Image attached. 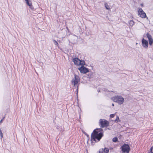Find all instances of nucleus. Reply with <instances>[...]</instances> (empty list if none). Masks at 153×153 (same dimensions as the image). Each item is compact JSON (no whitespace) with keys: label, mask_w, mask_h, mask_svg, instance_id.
<instances>
[{"label":"nucleus","mask_w":153,"mask_h":153,"mask_svg":"<svg viewBox=\"0 0 153 153\" xmlns=\"http://www.w3.org/2000/svg\"><path fill=\"white\" fill-rule=\"evenodd\" d=\"M138 15H140V17L143 18H145L146 17V14L144 12L138 14Z\"/></svg>","instance_id":"obj_12"},{"label":"nucleus","mask_w":153,"mask_h":153,"mask_svg":"<svg viewBox=\"0 0 153 153\" xmlns=\"http://www.w3.org/2000/svg\"><path fill=\"white\" fill-rule=\"evenodd\" d=\"M146 36L149 40V44L151 46L153 43L152 37L151 35L148 33H146Z\"/></svg>","instance_id":"obj_7"},{"label":"nucleus","mask_w":153,"mask_h":153,"mask_svg":"<svg viewBox=\"0 0 153 153\" xmlns=\"http://www.w3.org/2000/svg\"><path fill=\"white\" fill-rule=\"evenodd\" d=\"M85 135H87V136H88V134H86V133L85 132Z\"/></svg>","instance_id":"obj_24"},{"label":"nucleus","mask_w":153,"mask_h":153,"mask_svg":"<svg viewBox=\"0 0 153 153\" xmlns=\"http://www.w3.org/2000/svg\"><path fill=\"white\" fill-rule=\"evenodd\" d=\"M149 153H152V152H149Z\"/></svg>","instance_id":"obj_26"},{"label":"nucleus","mask_w":153,"mask_h":153,"mask_svg":"<svg viewBox=\"0 0 153 153\" xmlns=\"http://www.w3.org/2000/svg\"><path fill=\"white\" fill-rule=\"evenodd\" d=\"M73 61L74 62L75 65H79L80 62V60L77 58H75L73 59Z\"/></svg>","instance_id":"obj_11"},{"label":"nucleus","mask_w":153,"mask_h":153,"mask_svg":"<svg viewBox=\"0 0 153 153\" xmlns=\"http://www.w3.org/2000/svg\"><path fill=\"white\" fill-rule=\"evenodd\" d=\"M0 136H1V138H2L3 137V134L2 133V132L1 129H0Z\"/></svg>","instance_id":"obj_21"},{"label":"nucleus","mask_w":153,"mask_h":153,"mask_svg":"<svg viewBox=\"0 0 153 153\" xmlns=\"http://www.w3.org/2000/svg\"><path fill=\"white\" fill-rule=\"evenodd\" d=\"M142 43L143 46L145 48H147L148 47V42L144 38L142 40Z\"/></svg>","instance_id":"obj_8"},{"label":"nucleus","mask_w":153,"mask_h":153,"mask_svg":"<svg viewBox=\"0 0 153 153\" xmlns=\"http://www.w3.org/2000/svg\"><path fill=\"white\" fill-rule=\"evenodd\" d=\"M150 152L153 153V146H152L150 148Z\"/></svg>","instance_id":"obj_23"},{"label":"nucleus","mask_w":153,"mask_h":153,"mask_svg":"<svg viewBox=\"0 0 153 153\" xmlns=\"http://www.w3.org/2000/svg\"><path fill=\"white\" fill-rule=\"evenodd\" d=\"M128 22L129 24V25L131 26V27H132L134 24V22L133 20H129Z\"/></svg>","instance_id":"obj_13"},{"label":"nucleus","mask_w":153,"mask_h":153,"mask_svg":"<svg viewBox=\"0 0 153 153\" xmlns=\"http://www.w3.org/2000/svg\"><path fill=\"white\" fill-rule=\"evenodd\" d=\"M144 12L143 11L142 9L141 8H139L138 11V14L140 13H142Z\"/></svg>","instance_id":"obj_17"},{"label":"nucleus","mask_w":153,"mask_h":153,"mask_svg":"<svg viewBox=\"0 0 153 153\" xmlns=\"http://www.w3.org/2000/svg\"><path fill=\"white\" fill-rule=\"evenodd\" d=\"M25 1L27 5L29 6L31 10H33L34 7L32 5L31 1L30 0H25Z\"/></svg>","instance_id":"obj_10"},{"label":"nucleus","mask_w":153,"mask_h":153,"mask_svg":"<svg viewBox=\"0 0 153 153\" xmlns=\"http://www.w3.org/2000/svg\"><path fill=\"white\" fill-rule=\"evenodd\" d=\"M99 124L101 127L104 128L108 126L109 122L105 120L100 119L99 120Z\"/></svg>","instance_id":"obj_4"},{"label":"nucleus","mask_w":153,"mask_h":153,"mask_svg":"<svg viewBox=\"0 0 153 153\" xmlns=\"http://www.w3.org/2000/svg\"><path fill=\"white\" fill-rule=\"evenodd\" d=\"M92 74H93L92 73H91V72L89 73L88 74V77L91 78V77L92 76Z\"/></svg>","instance_id":"obj_19"},{"label":"nucleus","mask_w":153,"mask_h":153,"mask_svg":"<svg viewBox=\"0 0 153 153\" xmlns=\"http://www.w3.org/2000/svg\"><path fill=\"white\" fill-rule=\"evenodd\" d=\"M112 105L113 106H114V104L113 103V104H112Z\"/></svg>","instance_id":"obj_25"},{"label":"nucleus","mask_w":153,"mask_h":153,"mask_svg":"<svg viewBox=\"0 0 153 153\" xmlns=\"http://www.w3.org/2000/svg\"><path fill=\"white\" fill-rule=\"evenodd\" d=\"M108 149L105 147L104 149L102 148L100 149L99 151V153H108Z\"/></svg>","instance_id":"obj_9"},{"label":"nucleus","mask_w":153,"mask_h":153,"mask_svg":"<svg viewBox=\"0 0 153 153\" xmlns=\"http://www.w3.org/2000/svg\"><path fill=\"white\" fill-rule=\"evenodd\" d=\"M74 77L71 81V84L74 85L75 88H76V90L75 91L77 95H78V92L79 86V82L80 81V79L79 76L76 74L74 75Z\"/></svg>","instance_id":"obj_2"},{"label":"nucleus","mask_w":153,"mask_h":153,"mask_svg":"<svg viewBox=\"0 0 153 153\" xmlns=\"http://www.w3.org/2000/svg\"><path fill=\"white\" fill-rule=\"evenodd\" d=\"M78 69L82 73L86 74L89 72V69L84 66H81V67L78 68Z\"/></svg>","instance_id":"obj_6"},{"label":"nucleus","mask_w":153,"mask_h":153,"mask_svg":"<svg viewBox=\"0 0 153 153\" xmlns=\"http://www.w3.org/2000/svg\"><path fill=\"white\" fill-rule=\"evenodd\" d=\"M53 42L55 45H56L58 46V45H59L58 43V42H57L55 40H54L53 41Z\"/></svg>","instance_id":"obj_20"},{"label":"nucleus","mask_w":153,"mask_h":153,"mask_svg":"<svg viewBox=\"0 0 153 153\" xmlns=\"http://www.w3.org/2000/svg\"><path fill=\"white\" fill-rule=\"evenodd\" d=\"M85 64V62L84 60H80V62L79 64V65H81V66H84Z\"/></svg>","instance_id":"obj_14"},{"label":"nucleus","mask_w":153,"mask_h":153,"mask_svg":"<svg viewBox=\"0 0 153 153\" xmlns=\"http://www.w3.org/2000/svg\"><path fill=\"white\" fill-rule=\"evenodd\" d=\"M115 116V114H111L110 115V117L111 118H113Z\"/></svg>","instance_id":"obj_22"},{"label":"nucleus","mask_w":153,"mask_h":153,"mask_svg":"<svg viewBox=\"0 0 153 153\" xmlns=\"http://www.w3.org/2000/svg\"><path fill=\"white\" fill-rule=\"evenodd\" d=\"M118 140V138L117 137H115L113 138L112 141L114 142H116Z\"/></svg>","instance_id":"obj_16"},{"label":"nucleus","mask_w":153,"mask_h":153,"mask_svg":"<svg viewBox=\"0 0 153 153\" xmlns=\"http://www.w3.org/2000/svg\"><path fill=\"white\" fill-rule=\"evenodd\" d=\"M102 131L101 128L95 129L91 134V140L95 142L99 141L103 136Z\"/></svg>","instance_id":"obj_1"},{"label":"nucleus","mask_w":153,"mask_h":153,"mask_svg":"<svg viewBox=\"0 0 153 153\" xmlns=\"http://www.w3.org/2000/svg\"><path fill=\"white\" fill-rule=\"evenodd\" d=\"M104 5H105V7L106 9H107V10L110 9L109 6L107 3H105Z\"/></svg>","instance_id":"obj_15"},{"label":"nucleus","mask_w":153,"mask_h":153,"mask_svg":"<svg viewBox=\"0 0 153 153\" xmlns=\"http://www.w3.org/2000/svg\"><path fill=\"white\" fill-rule=\"evenodd\" d=\"M114 121L116 123H118V122H120V121L118 116H117V118Z\"/></svg>","instance_id":"obj_18"},{"label":"nucleus","mask_w":153,"mask_h":153,"mask_svg":"<svg viewBox=\"0 0 153 153\" xmlns=\"http://www.w3.org/2000/svg\"><path fill=\"white\" fill-rule=\"evenodd\" d=\"M121 148L123 152L125 153H129L130 150V148L128 145L124 144L121 147Z\"/></svg>","instance_id":"obj_5"},{"label":"nucleus","mask_w":153,"mask_h":153,"mask_svg":"<svg viewBox=\"0 0 153 153\" xmlns=\"http://www.w3.org/2000/svg\"><path fill=\"white\" fill-rule=\"evenodd\" d=\"M114 102L117 103L119 105L122 104L124 102V98L120 95H116L111 98Z\"/></svg>","instance_id":"obj_3"}]
</instances>
